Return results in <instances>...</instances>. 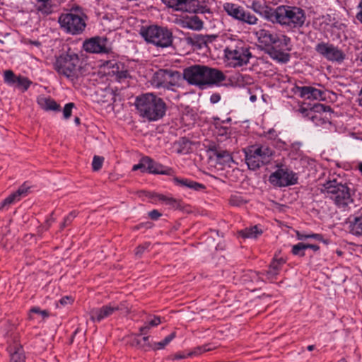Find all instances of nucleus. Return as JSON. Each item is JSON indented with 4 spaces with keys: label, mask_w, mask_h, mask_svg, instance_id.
<instances>
[{
    "label": "nucleus",
    "mask_w": 362,
    "mask_h": 362,
    "mask_svg": "<svg viewBox=\"0 0 362 362\" xmlns=\"http://www.w3.org/2000/svg\"><path fill=\"white\" fill-rule=\"evenodd\" d=\"M310 109H308L304 107H300L298 110V112L301 113L303 115L308 117L307 114L308 113Z\"/></svg>",
    "instance_id": "338daca9"
},
{
    "label": "nucleus",
    "mask_w": 362,
    "mask_h": 362,
    "mask_svg": "<svg viewBox=\"0 0 362 362\" xmlns=\"http://www.w3.org/2000/svg\"><path fill=\"white\" fill-rule=\"evenodd\" d=\"M315 51L327 60L330 62L341 63L346 57V54L342 50L334 46L333 44L328 42H322L317 44L315 46Z\"/></svg>",
    "instance_id": "4468645a"
},
{
    "label": "nucleus",
    "mask_w": 362,
    "mask_h": 362,
    "mask_svg": "<svg viewBox=\"0 0 362 362\" xmlns=\"http://www.w3.org/2000/svg\"><path fill=\"white\" fill-rule=\"evenodd\" d=\"M216 156L218 158L223 159V161L228 162L232 159V157L228 151H220L216 153Z\"/></svg>",
    "instance_id": "8fccbe9b"
},
{
    "label": "nucleus",
    "mask_w": 362,
    "mask_h": 362,
    "mask_svg": "<svg viewBox=\"0 0 362 362\" xmlns=\"http://www.w3.org/2000/svg\"><path fill=\"white\" fill-rule=\"evenodd\" d=\"M167 6L175 11L188 13H210L208 0H162Z\"/></svg>",
    "instance_id": "9d476101"
},
{
    "label": "nucleus",
    "mask_w": 362,
    "mask_h": 362,
    "mask_svg": "<svg viewBox=\"0 0 362 362\" xmlns=\"http://www.w3.org/2000/svg\"><path fill=\"white\" fill-rule=\"evenodd\" d=\"M85 51L90 53H109L111 47L105 37H95L86 40L83 45Z\"/></svg>",
    "instance_id": "dca6fc26"
},
{
    "label": "nucleus",
    "mask_w": 362,
    "mask_h": 362,
    "mask_svg": "<svg viewBox=\"0 0 362 362\" xmlns=\"http://www.w3.org/2000/svg\"><path fill=\"white\" fill-rule=\"evenodd\" d=\"M18 76L15 75L13 71L6 70L4 73V80L9 86H14Z\"/></svg>",
    "instance_id": "e433bc0d"
},
{
    "label": "nucleus",
    "mask_w": 362,
    "mask_h": 362,
    "mask_svg": "<svg viewBox=\"0 0 362 362\" xmlns=\"http://www.w3.org/2000/svg\"><path fill=\"white\" fill-rule=\"evenodd\" d=\"M38 103L42 107V108L47 111H59L60 108V105L57 104L54 100L50 98H41L38 99Z\"/></svg>",
    "instance_id": "cd10ccee"
},
{
    "label": "nucleus",
    "mask_w": 362,
    "mask_h": 362,
    "mask_svg": "<svg viewBox=\"0 0 362 362\" xmlns=\"http://www.w3.org/2000/svg\"><path fill=\"white\" fill-rule=\"evenodd\" d=\"M262 233V230L259 229L257 226L246 228L240 232V235L244 238H256Z\"/></svg>",
    "instance_id": "c756f323"
},
{
    "label": "nucleus",
    "mask_w": 362,
    "mask_h": 362,
    "mask_svg": "<svg viewBox=\"0 0 362 362\" xmlns=\"http://www.w3.org/2000/svg\"><path fill=\"white\" fill-rule=\"evenodd\" d=\"M300 97L307 99L323 100L325 99V92L312 86L297 87Z\"/></svg>",
    "instance_id": "a211bd4d"
},
{
    "label": "nucleus",
    "mask_w": 362,
    "mask_h": 362,
    "mask_svg": "<svg viewBox=\"0 0 362 362\" xmlns=\"http://www.w3.org/2000/svg\"><path fill=\"white\" fill-rule=\"evenodd\" d=\"M148 216L153 220H157L161 216V214L158 210H152L148 212Z\"/></svg>",
    "instance_id": "6e6d98bb"
},
{
    "label": "nucleus",
    "mask_w": 362,
    "mask_h": 362,
    "mask_svg": "<svg viewBox=\"0 0 362 362\" xmlns=\"http://www.w3.org/2000/svg\"><path fill=\"white\" fill-rule=\"evenodd\" d=\"M289 45H274L273 46L267 48V54L271 58L281 63H286L289 61L290 55L285 51L288 49Z\"/></svg>",
    "instance_id": "f3484780"
},
{
    "label": "nucleus",
    "mask_w": 362,
    "mask_h": 362,
    "mask_svg": "<svg viewBox=\"0 0 362 362\" xmlns=\"http://www.w3.org/2000/svg\"><path fill=\"white\" fill-rule=\"evenodd\" d=\"M140 34L147 42L156 47H168L173 44V33L165 27L150 25L142 28Z\"/></svg>",
    "instance_id": "39448f33"
},
{
    "label": "nucleus",
    "mask_w": 362,
    "mask_h": 362,
    "mask_svg": "<svg viewBox=\"0 0 362 362\" xmlns=\"http://www.w3.org/2000/svg\"><path fill=\"white\" fill-rule=\"evenodd\" d=\"M76 213L75 211H71L64 219V221L61 224V228H64L69 226L71 221L76 217Z\"/></svg>",
    "instance_id": "49530a36"
},
{
    "label": "nucleus",
    "mask_w": 362,
    "mask_h": 362,
    "mask_svg": "<svg viewBox=\"0 0 362 362\" xmlns=\"http://www.w3.org/2000/svg\"><path fill=\"white\" fill-rule=\"evenodd\" d=\"M286 260L282 257H274L266 272L267 279L272 281L276 279Z\"/></svg>",
    "instance_id": "412c9836"
},
{
    "label": "nucleus",
    "mask_w": 362,
    "mask_h": 362,
    "mask_svg": "<svg viewBox=\"0 0 362 362\" xmlns=\"http://www.w3.org/2000/svg\"><path fill=\"white\" fill-rule=\"evenodd\" d=\"M183 78L190 85L199 88L219 86L226 78L219 69L205 65L194 64L183 70Z\"/></svg>",
    "instance_id": "f257e3e1"
},
{
    "label": "nucleus",
    "mask_w": 362,
    "mask_h": 362,
    "mask_svg": "<svg viewBox=\"0 0 362 362\" xmlns=\"http://www.w3.org/2000/svg\"><path fill=\"white\" fill-rule=\"evenodd\" d=\"M49 0H38L40 2L37 6V11L43 14H49L52 12V6L49 3Z\"/></svg>",
    "instance_id": "c9c22d12"
},
{
    "label": "nucleus",
    "mask_w": 362,
    "mask_h": 362,
    "mask_svg": "<svg viewBox=\"0 0 362 362\" xmlns=\"http://www.w3.org/2000/svg\"><path fill=\"white\" fill-rule=\"evenodd\" d=\"M74 107V104L73 103H69L65 105L63 110V115L64 119H69L71 115L72 108Z\"/></svg>",
    "instance_id": "09e8293b"
},
{
    "label": "nucleus",
    "mask_w": 362,
    "mask_h": 362,
    "mask_svg": "<svg viewBox=\"0 0 362 362\" xmlns=\"http://www.w3.org/2000/svg\"><path fill=\"white\" fill-rule=\"evenodd\" d=\"M357 9L358 11L356 15V18L362 24V0H360Z\"/></svg>",
    "instance_id": "5fc2aeb1"
},
{
    "label": "nucleus",
    "mask_w": 362,
    "mask_h": 362,
    "mask_svg": "<svg viewBox=\"0 0 362 362\" xmlns=\"http://www.w3.org/2000/svg\"><path fill=\"white\" fill-rule=\"evenodd\" d=\"M148 338H149L148 336H145L141 340H138L137 344L141 345V346H149L150 345L148 343Z\"/></svg>",
    "instance_id": "052dcab7"
},
{
    "label": "nucleus",
    "mask_w": 362,
    "mask_h": 362,
    "mask_svg": "<svg viewBox=\"0 0 362 362\" xmlns=\"http://www.w3.org/2000/svg\"><path fill=\"white\" fill-rule=\"evenodd\" d=\"M217 134L220 136H225L228 134V129L227 127H216Z\"/></svg>",
    "instance_id": "680f3d73"
},
{
    "label": "nucleus",
    "mask_w": 362,
    "mask_h": 362,
    "mask_svg": "<svg viewBox=\"0 0 362 362\" xmlns=\"http://www.w3.org/2000/svg\"><path fill=\"white\" fill-rule=\"evenodd\" d=\"M80 59L76 54H62L57 57L54 64L55 71L62 76L74 80L79 67Z\"/></svg>",
    "instance_id": "0eeeda50"
},
{
    "label": "nucleus",
    "mask_w": 362,
    "mask_h": 362,
    "mask_svg": "<svg viewBox=\"0 0 362 362\" xmlns=\"http://www.w3.org/2000/svg\"><path fill=\"white\" fill-rule=\"evenodd\" d=\"M104 161V158L99 156H95L92 162V168L94 171L99 170L102 166Z\"/></svg>",
    "instance_id": "37998d69"
},
{
    "label": "nucleus",
    "mask_w": 362,
    "mask_h": 362,
    "mask_svg": "<svg viewBox=\"0 0 362 362\" xmlns=\"http://www.w3.org/2000/svg\"><path fill=\"white\" fill-rule=\"evenodd\" d=\"M175 337V332L171 333L160 342L155 343L154 349H162Z\"/></svg>",
    "instance_id": "4c0bfd02"
},
{
    "label": "nucleus",
    "mask_w": 362,
    "mask_h": 362,
    "mask_svg": "<svg viewBox=\"0 0 362 362\" xmlns=\"http://www.w3.org/2000/svg\"><path fill=\"white\" fill-rule=\"evenodd\" d=\"M245 162L249 169L255 170L268 163L273 151L267 146H251L245 149Z\"/></svg>",
    "instance_id": "423d86ee"
},
{
    "label": "nucleus",
    "mask_w": 362,
    "mask_h": 362,
    "mask_svg": "<svg viewBox=\"0 0 362 362\" xmlns=\"http://www.w3.org/2000/svg\"><path fill=\"white\" fill-rule=\"evenodd\" d=\"M258 42L267 48L273 46L274 45H289L291 38L285 35H278L272 33L269 30L260 29L255 33Z\"/></svg>",
    "instance_id": "2eb2a0df"
},
{
    "label": "nucleus",
    "mask_w": 362,
    "mask_h": 362,
    "mask_svg": "<svg viewBox=\"0 0 362 362\" xmlns=\"http://www.w3.org/2000/svg\"><path fill=\"white\" fill-rule=\"evenodd\" d=\"M186 357H188L187 354V355H184V354H176L174 356V358L175 359H182V358H185Z\"/></svg>",
    "instance_id": "774afa93"
},
{
    "label": "nucleus",
    "mask_w": 362,
    "mask_h": 362,
    "mask_svg": "<svg viewBox=\"0 0 362 362\" xmlns=\"http://www.w3.org/2000/svg\"><path fill=\"white\" fill-rule=\"evenodd\" d=\"M18 201H20L19 197L15 192H13L0 203V210H2L6 207L8 208L10 205Z\"/></svg>",
    "instance_id": "f704fd0d"
},
{
    "label": "nucleus",
    "mask_w": 362,
    "mask_h": 362,
    "mask_svg": "<svg viewBox=\"0 0 362 362\" xmlns=\"http://www.w3.org/2000/svg\"><path fill=\"white\" fill-rule=\"evenodd\" d=\"M229 203L232 206H240L245 203L244 199L240 195H232L229 199Z\"/></svg>",
    "instance_id": "c03bdc74"
},
{
    "label": "nucleus",
    "mask_w": 362,
    "mask_h": 362,
    "mask_svg": "<svg viewBox=\"0 0 362 362\" xmlns=\"http://www.w3.org/2000/svg\"><path fill=\"white\" fill-rule=\"evenodd\" d=\"M33 313L39 314L42 317V318H45V317H48V315H49L48 313L46 310H41L38 307H34L30 309V318H32L31 315Z\"/></svg>",
    "instance_id": "3c124183"
},
{
    "label": "nucleus",
    "mask_w": 362,
    "mask_h": 362,
    "mask_svg": "<svg viewBox=\"0 0 362 362\" xmlns=\"http://www.w3.org/2000/svg\"><path fill=\"white\" fill-rule=\"evenodd\" d=\"M159 201H162L165 204L174 207L176 204V200L173 197H166L163 194H156Z\"/></svg>",
    "instance_id": "79ce46f5"
},
{
    "label": "nucleus",
    "mask_w": 362,
    "mask_h": 362,
    "mask_svg": "<svg viewBox=\"0 0 362 362\" xmlns=\"http://www.w3.org/2000/svg\"><path fill=\"white\" fill-rule=\"evenodd\" d=\"M346 223L351 234L356 237H362V213L350 216Z\"/></svg>",
    "instance_id": "6ab92c4d"
},
{
    "label": "nucleus",
    "mask_w": 362,
    "mask_h": 362,
    "mask_svg": "<svg viewBox=\"0 0 362 362\" xmlns=\"http://www.w3.org/2000/svg\"><path fill=\"white\" fill-rule=\"evenodd\" d=\"M11 353L10 362H25V356L21 346L16 344L9 347Z\"/></svg>",
    "instance_id": "bb28decb"
},
{
    "label": "nucleus",
    "mask_w": 362,
    "mask_h": 362,
    "mask_svg": "<svg viewBox=\"0 0 362 362\" xmlns=\"http://www.w3.org/2000/svg\"><path fill=\"white\" fill-rule=\"evenodd\" d=\"M216 346L212 344H206L202 346H199L193 349L192 351L187 353L188 356H199L202 354L214 350Z\"/></svg>",
    "instance_id": "7c9ffc66"
},
{
    "label": "nucleus",
    "mask_w": 362,
    "mask_h": 362,
    "mask_svg": "<svg viewBox=\"0 0 362 362\" xmlns=\"http://www.w3.org/2000/svg\"><path fill=\"white\" fill-rule=\"evenodd\" d=\"M135 105L139 115L149 121L161 119L166 112V105L160 98L153 93H146L137 97Z\"/></svg>",
    "instance_id": "f03ea898"
},
{
    "label": "nucleus",
    "mask_w": 362,
    "mask_h": 362,
    "mask_svg": "<svg viewBox=\"0 0 362 362\" xmlns=\"http://www.w3.org/2000/svg\"><path fill=\"white\" fill-rule=\"evenodd\" d=\"M174 182L177 185L187 187L194 191H202L205 189V186L203 184L193 181L189 179L175 177Z\"/></svg>",
    "instance_id": "b1692460"
},
{
    "label": "nucleus",
    "mask_w": 362,
    "mask_h": 362,
    "mask_svg": "<svg viewBox=\"0 0 362 362\" xmlns=\"http://www.w3.org/2000/svg\"><path fill=\"white\" fill-rule=\"evenodd\" d=\"M257 4L253 3L252 4V8L255 11L259 12L264 18L267 20L268 21L272 22V23H279V15L280 13V6L276 8L275 9L269 8V7H265L262 8V11H259L257 8H256Z\"/></svg>",
    "instance_id": "4be33fe9"
},
{
    "label": "nucleus",
    "mask_w": 362,
    "mask_h": 362,
    "mask_svg": "<svg viewBox=\"0 0 362 362\" xmlns=\"http://www.w3.org/2000/svg\"><path fill=\"white\" fill-rule=\"evenodd\" d=\"M305 243H298L296 245H294L292 247V253L294 255H298L299 257L305 256Z\"/></svg>",
    "instance_id": "ea45409f"
},
{
    "label": "nucleus",
    "mask_w": 362,
    "mask_h": 362,
    "mask_svg": "<svg viewBox=\"0 0 362 362\" xmlns=\"http://www.w3.org/2000/svg\"><path fill=\"white\" fill-rule=\"evenodd\" d=\"M269 180L275 186L286 187L296 184L298 176L292 170L281 167L269 176Z\"/></svg>",
    "instance_id": "ddd939ff"
},
{
    "label": "nucleus",
    "mask_w": 362,
    "mask_h": 362,
    "mask_svg": "<svg viewBox=\"0 0 362 362\" xmlns=\"http://www.w3.org/2000/svg\"><path fill=\"white\" fill-rule=\"evenodd\" d=\"M146 172H148L152 174H160V175H170L172 170L171 168L165 167L164 165L156 163L151 158L146 156Z\"/></svg>",
    "instance_id": "aec40b11"
},
{
    "label": "nucleus",
    "mask_w": 362,
    "mask_h": 362,
    "mask_svg": "<svg viewBox=\"0 0 362 362\" xmlns=\"http://www.w3.org/2000/svg\"><path fill=\"white\" fill-rule=\"evenodd\" d=\"M296 236L297 238L300 240H303L308 238H313L318 241H322L323 240L322 235L318 233L305 234L301 233L300 232H297Z\"/></svg>",
    "instance_id": "58836bf2"
},
{
    "label": "nucleus",
    "mask_w": 362,
    "mask_h": 362,
    "mask_svg": "<svg viewBox=\"0 0 362 362\" xmlns=\"http://www.w3.org/2000/svg\"><path fill=\"white\" fill-rule=\"evenodd\" d=\"M87 16L79 7L72 8L62 13L58 23L60 28L68 34L76 35L82 33L86 27Z\"/></svg>",
    "instance_id": "20e7f679"
},
{
    "label": "nucleus",
    "mask_w": 362,
    "mask_h": 362,
    "mask_svg": "<svg viewBox=\"0 0 362 362\" xmlns=\"http://www.w3.org/2000/svg\"><path fill=\"white\" fill-rule=\"evenodd\" d=\"M31 83V81H30L27 77L19 75L18 76L13 86L22 90L23 91H25L28 89Z\"/></svg>",
    "instance_id": "72a5a7b5"
},
{
    "label": "nucleus",
    "mask_w": 362,
    "mask_h": 362,
    "mask_svg": "<svg viewBox=\"0 0 362 362\" xmlns=\"http://www.w3.org/2000/svg\"><path fill=\"white\" fill-rule=\"evenodd\" d=\"M321 192L326 198L332 200L339 209L343 210H346L354 202L349 187L346 184L339 182L336 177H329L322 185Z\"/></svg>",
    "instance_id": "7ed1b4c3"
},
{
    "label": "nucleus",
    "mask_w": 362,
    "mask_h": 362,
    "mask_svg": "<svg viewBox=\"0 0 362 362\" xmlns=\"http://www.w3.org/2000/svg\"><path fill=\"white\" fill-rule=\"evenodd\" d=\"M30 188V185L27 182H24L15 193L21 199L22 197H25L28 194V191Z\"/></svg>",
    "instance_id": "a19ab883"
},
{
    "label": "nucleus",
    "mask_w": 362,
    "mask_h": 362,
    "mask_svg": "<svg viewBox=\"0 0 362 362\" xmlns=\"http://www.w3.org/2000/svg\"><path fill=\"white\" fill-rule=\"evenodd\" d=\"M312 249L313 251L317 252L320 250V247L314 244H305V249Z\"/></svg>",
    "instance_id": "69168bd1"
},
{
    "label": "nucleus",
    "mask_w": 362,
    "mask_h": 362,
    "mask_svg": "<svg viewBox=\"0 0 362 362\" xmlns=\"http://www.w3.org/2000/svg\"><path fill=\"white\" fill-rule=\"evenodd\" d=\"M73 299L71 296H64L62 298L59 300V303L62 305H66L72 303Z\"/></svg>",
    "instance_id": "4d7b16f0"
},
{
    "label": "nucleus",
    "mask_w": 362,
    "mask_h": 362,
    "mask_svg": "<svg viewBox=\"0 0 362 362\" xmlns=\"http://www.w3.org/2000/svg\"><path fill=\"white\" fill-rule=\"evenodd\" d=\"M151 327L146 322L145 325L139 328L140 334H146Z\"/></svg>",
    "instance_id": "bf43d9fd"
},
{
    "label": "nucleus",
    "mask_w": 362,
    "mask_h": 362,
    "mask_svg": "<svg viewBox=\"0 0 362 362\" xmlns=\"http://www.w3.org/2000/svg\"><path fill=\"white\" fill-rule=\"evenodd\" d=\"M331 107L328 105H325L321 103H316L310 108V110L307 115H321L323 112H331Z\"/></svg>",
    "instance_id": "473e14b6"
},
{
    "label": "nucleus",
    "mask_w": 362,
    "mask_h": 362,
    "mask_svg": "<svg viewBox=\"0 0 362 362\" xmlns=\"http://www.w3.org/2000/svg\"><path fill=\"white\" fill-rule=\"evenodd\" d=\"M175 146L177 153L187 154L190 149V141L185 138H182L175 144Z\"/></svg>",
    "instance_id": "2f4dec72"
},
{
    "label": "nucleus",
    "mask_w": 362,
    "mask_h": 362,
    "mask_svg": "<svg viewBox=\"0 0 362 362\" xmlns=\"http://www.w3.org/2000/svg\"><path fill=\"white\" fill-rule=\"evenodd\" d=\"M117 311L127 314L129 310L124 302L119 303H111L100 308L91 309L89 312L90 319L93 322H100Z\"/></svg>",
    "instance_id": "f8f14e48"
},
{
    "label": "nucleus",
    "mask_w": 362,
    "mask_h": 362,
    "mask_svg": "<svg viewBox=\"0 0 362 362\" xmlns=\"http://www.w3.org/2000/svg\"><path fill=\"white\" fill-rule=\"evenodd\" d=\"M107 66L112 68V74L115 75L119 80L127 78L129 76V72L124 69L122 63H118L115 61H109L107 62Z\"/></svg>",
    "instance_id": "5701e85b"
},
{
    "label": "nucleus",
    "mask_w": 362,
    "mask_h": 362,
    "mask_svg": "<svg viewBox=\"0 0 362 362\" xmlns=\"http://www.w3.org/2000/svg\"><path fill=\"white\" fill-rule=\"evenodd\" d=\"M147 323L151 327H156L161 323L160 318L157 316H154L152 319H148Z\"/></svg>",
    "instance_id": "864d4df0"
},
{
    "label": "nucleus",
    "mask_w": 362,
    "mask_h": 362,
    "mask_svg": "<svg viewBox=\"0 0 362 362\" xmlns=\"http://www.w3.org/2000/svg\"><path fill=\"white\" fill-rule=\"evenodd\" d=\"M145 161H146V157H144L141 159L139 163L136 164V165H134L133 166V168L132 170H139L140 169L142 172H146V165H145Z\"/></svg>",
    "instance_id": "603ef678"
},
{
    "label": "nucleus",
    "mask_w": 362,
    "mask_h": 362,
    "mask_svg": "<svg viewBox=\"0 0 362 362\" xmlns=\"http://www.w3.org/2000/svg\"><path fill=\"white\" fill-rule=\"evenodd\" d=\"M224 53L228 60L239 66L247 64L252 57L249 46L242 40L232 42L225 48Z\"/></svg>",
    "instance_id": "1a4fd4ad"
},
{
    "label": "nucleus",
    "mask_w": 362,
    "mask_h": 362,
    "mask_svg": "<svg viewBox=\"0 0 362 362\" xmlns=\"http://www.w3.org/2000/svg\"><path fill=\"white\" fill-rule=\"evenodd\" d=\"M181 80V74L177 71L171 69H159L151 78V84L156 88H165L168 90H173L172 88L178 86Z\"/></svg>",
    "instance_id": "9b49d317"
},
{
    "label": "nucleus",
    "mask_w": 362,
    "mask_h": 362,
    "mask_svg": "<svg viewBox=\"0 0 362 362\" xmlns=\"http://www.w3.org/2000/svg\"><path fill=\"white\" fill-rule=\"evenodd\" d=\"M308 117L317 126L322 125L327 122V120L321 115H310Z\"/></svg>",
    "instance_id": "a18cd8bd"
},
{
    "label": "nucleus",
    "mask_w": 362,
    "mask_h": 362,
    "mask_svg": "<svg viewBox=\"0 0 362 362\" xmlns=\"http://www.w3.org/2000/svg\"><path fill=\"white\" fill-rule=\"evenodd\" d=\"M279 22L282 26L289 28L301 27L305 21L304 11L297 6H280Z\"/></svg>",
    "instance_id": "6e6552de"
},
{
    "label": "nucleus",
    "mask_w": 362,
    "mask_h": 362,
    "mask_svg": "<svg viewBox=\"0 0 362 362\" xmlns=\"http://www.w3.org/2000/svg\"><path fill=\"white\" fill-rule=\"evenodd\" d=\"M221 100L219 93H213L210 97V102L213 104L217 103Z\"/></svg>",
    "instance_id": "13d9d810"
},
{
    "label": "nucleus",
    "mask_w": 362,
    "mask_h": 362,
    "mask_svg": "<svg viewBox=\"0 0 362 362\" xmlns=\"http://www.w3.org/2000/svg\"><path fill=\"white\" fill-rule=\"evenodd\" d=\"M267 134L270 139H276L278 136L276 130L274 129H270Z\"/></svg>",
    "instance_id": "0e129e2a"
},
{
    "label": "nucleus",
    "mask_w": 362,
    "mask_h": 362,
    "mask_svg": "<svg viewBox=\"0 0 362 362\" xmlns=\"http://www.w3.org/2000/svg\"><path fill=\"white\" fill-rule=\"evenodd\" d=\"M150 245L149 243H145L142 245H139L135 250V255L137 257H141L144 254V251L146 250Z\"/></svg>",
    "instance_id": "de8ad7c7"
},
{
    "label": "nucleus",
    "mask_w": 362,
    "mask_h": 362,
    "mask_svg": "<svg viewBox=\"0 0 362 362\" xmlns=\"http://www.w3.org/2000/svg\"><path fill=\"white\" fill-rule=\"evenodd\" d=\"M216 37L215 36H209V35H198L197 36V39L198 41H202V42H207V40H206V38L209 39V38H215Z\"/></svg>",
    "instance_id": "e2e57ef3"
},
{
    "label": "nucleus",
    "mask_w": 362,
    "mask_h": 362,
    "mask_svg": "<svg viewBox=\"0 0 362 362\" xmlns=\"http://www.w3.org/2000/svg\"><path fill=\"white\" fill-rule=\"evenodd\" d=\"M238 21L246 23L248 25H256L258 22V18L251 12L246 11L245 8L243 11Z\"/></svg>",
    "instance_id": "c85d7f7f"
},
{
    "label": "nucleus",
    "mask_w": 362,
    "mask_h": 362,
    "mask_svg": "<svg viewBox=\"0 0 362 362\" xmlns=\"http://www.w3.org/2000/svg\"><path fill=\"white\" fill-rule=\"evenodd\" d=\"M223 9L228 16L238 21L244 8L235 4L226 3L223 5Z\"/></svg>",
    "instance_id": "393cba45"
},
{
    "label": "nucleus",
    "mask_w": 362,
    "mask_h": 362,
    "mask_svg": "<svg viewBox=\"0 0 362 362\" xmlns=\"http://www.w3.org/2000/svg\"><path fill=\"white\" fill-rule=\"evenodd\" d=\"M203 21L197 16H193L182 21V27L193 30H200L203 28Z\"/></svg>",
    "instance_id": "a878e982"
}]
</instances>
